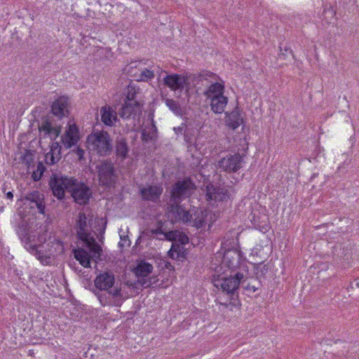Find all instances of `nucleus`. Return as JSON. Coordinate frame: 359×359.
<instances>
[{"instance_id":"f257e3e1","label":"nucleus","mask_w":359,"mask_h":359,"mask_svg":"<svg viewBox=\"0 0 359 359\" xmlns=\"http://www.w3.org/2000/svg\"><path fill=\"white\" fill-rule=\"evenodd\" d=\"M48 185L53 196L62 203L69 199L66 192L69 193L74 203L81 205L88 204L92 197L89 186L75 177H69L62 173H52Z\"/></svg>"},{"instance_id":"f03ea898","label":"nucleus","mask_w":359,"mask_h":359,"mask_svg":"<svg viewBox=\"0 0 359 359\" xmlns=\"http://www.w3.org/2000/svg\"><path fill=\"white\" fill-rule=\"evenodd\" d=\"M97 289L95 294L102 306L120 307L124 299L121 287H114L115 283L114 274L111 271L100 273L94 280Z\"/></svg>"},{"instance_id":"7ed1b4c3","label":"nucleus","mask_w":359,"mask_h":359,"mask_svg":"<svg viewBox=\"0 0 359 359\" xmlns=\"http://www.w3.org/2000/svg\"><path fill=\"white\" fill-rule=\"evenodd\" d=\"M243 279V274L241 271H236L234 275H230L229 277H222L215 280V286L220 287L223 292H225L229 299V302L220 303L226 308L229 305L234 307L241 306L238 299V290Z\"/></svg>"},{"instance_id":"20e7f679","label":"nucleus","mask_w":359,"mask_h":359,"mask_svg":"<svg viewBox=\"0 0 359 359\" xmlns=\"http://www.w3.org/2000/svg\"><path fill=\"white\" fill-rule=\"evenodd\" d=\"M87 143L90 149L99 156H108L114 150L113 140L110 134L104 130H96L88 135Z\"/></svg>"},{"instance_id":"39448f33","label":"nucleus","mask_w":359,"mask_h":359,"mask_svg":"<svg viewBox=\"0 0 359 359\" xmlns=\"http://www.w3.org/2000/svg\"><path fill=\"white\" fill-rule=\"evenodd\" d=\"M74 258L85 268H90L91 260L96 263L101 261L102 248L97 243L90 244L89 246L78 247L72 251Z\"/></svg>"},{"instance_id":"423d86ee","label":"nucleus","mask_w":359,"mask_h":359,"mask_svg":"<svg viewBox=\"0 0 359 359\" xmlns=\"http://www.w3.org/2000/svg\"><path fill=\"white\" fill-rule=\"evenodd\" d=\"M91 220L84 212H79L75 218L73 230L75 231L76 238L81 242L82 245L89 246L97 242L91 234Z\"/></svg>"},{"instance_id":"0eeeda50","label":"nucleus","mask_w":359,"mask_h":359,"mask_svg":"<svg viewBox=\"0 0 359 359\" xmlns=\"http://www.w3.org/2000/svg\"><path fill=\"white\" fill-rule=\"evenodd\" d=\"M196 189V185L189 177L176 181L170 190L171 203H181L184 200L191 197Z\"/></svg>"},{"instance_id":"6e6552de","label":"nucleus","mask_w":359,"mask_h":359,"mask_svg":"<svg viewBox=\"0 0 359 359\" xmlns=\"http://www.w3.org/2000/svg\"><path fill=\"white\" fill-rule=\"evenodd\" d=\"M48 248L45 249H32L34 255L42 264H48L53 257L60 255L64 252L63 243L55 236L48 237Z\"/></svg>"},{"instance_id":"1a4fd4ad","label":"nucleus","mask_w":359,"mask_h":359,"mask_svg":"<svg viewBox=\"0 0 359 359\" xmlns=\"http://www.w3.org/2000/svg\"><path fill=\"white\" fill-rule=\"evenodd\" d=\"M222 265L227 268L231 273L236 272L237 269L248 270L245 257L241 250L236 248H229L224 251Z\"/></svg>"},{"instance_id":"9d476101","label":"nucleus","mask_w":359,"mask_h":359,"mask_svg":"<svg viewBox=\"0 0 359 359\" xmlns=\"http://www.w3.org/2000/svg\"><path fill=\"white\" fill-rule=\"evenodd\" d=\"M98 173L100 184L102 187L111 188L115 186L117 180L114 163L111 160H104L96 165Z\"/></svg>"},{"instance_id":"9b49d317","label":"nucleus","mask_w":359,"mask_h":359,"mask_svg":"<svg viewBox=\"0 0 359 359\" xmlns=\"http://www.w3.org/2000/svg\"><path fill=\"white\" fill-rule=\"evenodd\" d=\"M245 153L240 154L236 152L233 154H228L218 161V168L228 173L236 172L243 167L245 164Z\"/></svg>"},{"instance_id":"f8f14e48","label":"nucleus","mask_w":359,"mask_h":359,"mask_svg":"<svg viewBox=\"0 0 359 359\" xmlns=\"http://www.w3.org/2000/svg\"><path fill=\"white\" fill-rule=\"evenodd\" d=\"M208 200L224 202L230 199L231 194L226 186L221 184L208 183L205 187Z\"/></svg>"},{"instance_id":"ddd939ff","label":"nucleus","mask_w":359,"mask_h":359,"mask_svg":"<svg viewBox=\"0 0 359 359\" xmlns=\"http://www.w3.org/2000/svg\"><path fill=\"white\" fill-rule=\"evenodd\" d=\"M163 82L165 86L174 91L180 90L182 92L189 85L187 77L178 74L166 75L163 79Z\"/></svg>"},{"instance_id":"4468645a","label":"nucleus","mask_w":359,"mask_h":359,"mask_svg":"<svg viewBox=\"0 0 359 359\" xmlns=\"http://www.w3.org/2000/svg\"><path fill=\"white\" fill-rule=\"evenodd\" d=\"M163 191L161 184H149L140 189V194L142 199L145 201L158 203Z\"/></svg>"},{"instance_id":"2eb2a0df","label":"nucleus","mask_w":359,"mask_h":359,"mask_svg":"<svg viewBox=\"0 0 359 359\" xmlns=\"http://www.w3.org/2000/svg\"><path fill=\"white\" fill-rule=\"evenodd\" d=\"M170 212L172 214L175 222L190 224V222L192 221V210H187L181 203H170Z\"/></svg>"},{"instance_id":"dca6fc26","label":"nucleus","mask_w":359,"mask_h":359,"mask_svg":"<svg viewBox=\"0 0 359 359\" xmlns=\"http://www.w3.org/2000/svg\"><path fill=\"white\" fill-rule=\"evenodd\" d=\"M69 99L66 96H60L51 104L52 114L61 119L63 117H67L69 114L68 110Z\"/></svg>"},{"instance_id":"f3484780","label":"nucleus","mask_w":359,"mask_h":359,"mask_svg":"<svg viewBox=\"0 0 359 359\" xmlns=\"http://www.w3.org/2000/svg\"><path fill=\"white\" fill-rule=\"evenodd\" d=\"M242 109L236 106L231 112L225 113L226 126L233 130H236L244 123L243 117L241 115Z\"/></svg>"},{"instance_id":"a211bd4d","label":"nucleus","mask_w":359,"mask_h":359,"mask_svg":"<svg viewBox=\"0 0 359 359\" xmlns=\"http://www.w3.org/2000/svg\"><path fill=\"white\" fill-rule=\"evenodd\" d=\"M39 130L40 133H43V137L49 136L50 140L54 142L61 132V127H53L50 121L48 118H46L43 120L41 125H39Z\"/></svg>"},{"instance_id":"6ab92c4d","label":"nucleus","mask_w":359,"mask_h":359,"mask_svg":"<svg viewBox=\"0 0 359 359\" xmlns=\"http://www.w3.org/2000/svg\"><path fill=\"white\" fill-rule=\"evenodd\" d=\"M101 121L106 126L112 127L118 121L117 112L109 105L105 104L100 109Z\"/></svg>"},{"instance_id":"aec40b11","label":"nucleus","mask_w":359,"mask_h":359,"mask_svg":"<svg viewBox=\"0 0 359 359\" xmlns=\"http://www.w3.org/2000/svg\"><path fill=\"white\" fill-rule=\"evenodd\" d=\"M62 147L58 142H53L50 151L45 155V163L46 165H53L56 164L62 158Z\"/></svg>"},{"instance_id":"412c9836","label":"nucleus","mask_w":359,"mask_h":359,"mask_svg":"<svg viewBox=\"0 0 359 359\" xmlns=\"http://www.w3.org/2000/svg\"><path fill=\"white\" fill-rule=\"evenodd\" d=\"M115 154L117 158L122 160L126 159L130 150L126 137L119 135L115 139Z\"/></svg>"},{"instance_id":"4be33fe9","label":"nucleus","mask_w":359,"mask_h":359,"mask_svg":"<svg viewBox=\"0 0 359 359\" xmlns=\"http://www.w3.org/2000/svg\"><path fill=\"white\" fill-rule=\"evenodd\" d=\"M138 111H141V104L140 103H130L125 102L119 109L118 115L120 117L124 119H128L135 117Z\"/></svg>"},{"instance_id":"5701e85b","label":"nucleus","mask_w":359,"mask_h":359,"mask_svg":"<svg viewBox=\"0 0 359 359\" xmlns=\"http://www.w3.org/2000/svg\"><path fill=\"white\" fill-rule=\"evenodd\" d=\"M192 221L190 222V225L197 229L204 227L206 224L208 212L202 209H192Z\"/></svg>"},{"instance_id":"b1692460","label":"nucleus","mask_w":359,"mask_h":359,"mask_svg":"<svg viewBox=\"0 0 359 359\" xmlns=\"http://www.w3.org/2000/svg\"><path fill=\"white\" fill-rule=\"evenodd\" d=\"M18 233L22 242L25 243V248L32 254V249L36 248V245L31 243V235L29 233V229L26 224H22L18 226Z\"/></svg>"},{"instance_id":"393cba45","label":"nucleus","mask_w":359,"mask_h":359,"mask_svg":"<svg viewBox=\"0 0 359 359\" xmlns=\"http://www.w3.org/2000/svg\"><path fill=\"white\" fill-rule=\"evenodd\" d=\"M212 111L215 114H222L228 103V97L224 95L212 96L210 98Z\"/></svg>"},{"instance_id":"a878e982","label":"nucleus","mask_w":359,"mask_h":359,"mask_svg":"<svg viewBox=\"0 0 359 359\" xmlns=\"http://www.w3.org/2000/svg\"><path fill=\"white\" fill-rule=\"evenodd\" d=\"M187 255V252L184 247L176 243L172 244L170 250L168 252V255L170 258L178 261L184 259Z\"/></svg>"},{"instance_id":"bb28decb","label":"nucleus","mask_w":359,"mask_h":359,"mask_svg":"<svg viewBox=\"0 0 359 359\" xmlns=\"http://www.w3.org/2000/svg\"><path fill=\"white\" fill-rule=\"evenodd\" d=\"M153 270V266L145 260L137 262L135 273L137 277H147Z\"/></svg>"},{"instance_id":"cd10ccee","label":"nucleus","mask_w":359,"mask_h":359,"mask_svg":"<svg viewBox=\"0 0 359 359\" xmlns=\"http://www.w3.org/2000/svg\"><path fill=\"white\" fill-rule=\"evenodd\" d=\"M157 138V128L152 121L149 127L142 130L141 133V140L143 142L147 143L149 141H154Z\"/></svg>"},{"instance_id":"c85d7f7f","label":"nucleus","mask_w":359,"mask_h":359,"mask_svg":"<svg viewBox=\"0 0 359 359\" xmlns=\"http://www.w3.org/2000/svg\"><path fill=\"white\" fill-rule=\"evenodd\" d=\"M224 86L216 81L204 92V95L208 98H211L212 96H221L224 95Z\"/></svg>"},{"instance_id":"c756f323","label":"nucleus","mask_w":359,"mask_h":359,"mask_svg":"<svg viewBox=\"0 0 359 359\" xmlns=\"http://www.w3.org/2000/svg\"><path fill=\"white\" fill-rule=\"evenodd\" d=\"M80 140V135H72L65 133L61 136V142L65 149H70L75 146Z\"/></svg>"},{"instance_id":"7c9ffc66","label":"nucleus","mask_w":359,"mask_h":359,"mask_svg":"<svg viewBox=\"0 0 359 359\" xmlns=\"http://www.w3.org/2000/svg\"><path fill=\"white\" fill-rule=\"evenodd\" d=\"M163 222H158L157 228L148 230V235L160 240L163 239V238H168V233L163 231Z\"/></svg>"},{"instance_id":"2f4dec72","label":"nucleus","mask_w":359,"mask_h":359,"mask_svg":"<svg viewBox=\"0 0 359 359\" xmlns=\"http://www.w3.org/2000/svg\"><path fill=\"white\" fill-rule=\"evenodd\" d=\"M166 106L177 116H182L184 111L179 102L173 99H165Z\"/></svg>"},{"instance_id":"473e14b6","label":"nucleus","mask_w":359,"mask_h":359,"mask_svg":"<svg viewBox=\"0 0 359 359\" xmlns=\"http://www.w3.org/2000/svg\"><path fill=\"white\" fill-rule=\"evenodd\" d=\"M336 10L334 6L329 4L326 5L323 11V19L327 23H334L333 20L335 19Z\"/></svg>"},{"instance_id":"72a5a7b5","label":"nucleus","mask_w":359,"mask_h":359,"mask_svg":"<svg viewBox=\"0 0 359 359\" xmlns=\"http://www.w3.org/2000/svg\"><path fill=\"white\" fill-rule=\"evenodd\" d=\"M140 64V62L133 61L131 62L126 67V71L127 74L130 76H137L138 74V69H141V68L138 67V65Z\"/></svg>"},{"instance_id":"f704fd0d","label":"nucleus","mask_w":359,"mask_h":359,"mask_svg":"<svg viewBox=\"0 0 359 359\" xmlns=\"http://www.w3.org/2000/svg\"><path fill=\"white\" fill-rule=\"evenodd\" d=\"M194 131L192 129L186 128L184 131V140L188 144V147L194 145L196 143V138L194 134Z\"/></svg>"},{"instance_id":"c9c22d12","label":"nucleus","mask_w":359,"mask_h":359,"mask_svg":"<svg viewBox=\"0 0 359 359\" xmlns=\"http://www.w3.org/2000/svg\"><path fill=\"white\" fill-rule=\"evenodd\" d=\"M241 285L245 291L250 293H255L259 290L261 286V283L257 282V285H252V284L250 282H248L247 280H242Z\"/></svg>"},{"instance_id":"e433bc0d","label":"nucleus","mask_w":359,"mask_h":359,"mask_svg":"<svg viewBox=\"0 0 359 359\" xmlns=\"http://www.w3.org/2000/svg\"><path fill=\"white\" fill-rule=\"evenodd\" d=\"M280 52L279 57L283 60H285L288 54H291L292 57L294 58L293 51L286 43H280L279 46Z\"/></svg>"},{"instance_id":"4c0bfd02","label":"nucleus","mask_w":359,"mask_h":359,"mask_svg":"<svg viewBox=\"0 0 359 359\" xmlns=\"http://www.w3.org/2000/svg\"><path fill=\"white\" fill-rule=\"evenodd\" d=\"M138 74L140 79L138 80L147 81L154 77V74L152 71H150L146 68H141V69H138Z\"/></svg>"},{"instance_id":"58836bf2","label":"nucleus","mask_w":359,"mask_h":359,"mask_svg":"<svg viewBox=\"0 0 359 359\" xmlns=\"http://www.w3.org/2000/svg\"><path fill=\"white\" fill-rule=\"evenodd\" d=\"M254 269L256 271L255 273L257 278H260L264 276L267 273L269 267L266 264H263L262 263H258L254 264Z\"/></svg>"},{"instance_id":"ea45409f","label":"nucleus","mask_w":359,"mask_h":359,"mask_svg":"<svg viewBox=\"0 0 359 359\" xmlns=\"http://www.w3.org/2000/svg\"><path fill=\"white\" fill-rule=\"evenodd\" d=\"M42 196H44V195L43 194H41L40 191H33L29 193L26 196L25 198H26V200L29 201L32 203H35Z\"/></svg>"},{"instance_id":"a19ab883","label":"nucleus","mask_w":359,"mask_h":359,"mask_svg":"<svg viewBox=\"0 0 359 359\" xmlns=\"http://www.w3.org/2000/svg\"><path fill=\"white\" fill-rule=\"evenodd\" d=\"M36 241L38 243H36L37 249H45L43 244L47 241V232L44 231L37 235ZM35 245V243L34 244Z\"/></svg>"},{"instance_id":"79ce46f5","label":"nucleus","mask_w":359,"mask_h":359,"mask_svg":"<svg viewBox=\"0 0 359 359\" xmlns=\"http://www.w3.org/2000/svg\"><path fill=\"white\" fill-rule=\"evenodd\" d=\"M201 72L203 80H208V79H210L212 81H216L219 79V76L217 74L209 70L203 69L201 70Z\"/></svg>"},{"instance_id":"37998d69","label":"nucleus","mask_w":359,"mask_h":359,"mask_svg":"<svg viewBox=\"0 0 359 359\" xmlns=\"http://www.w3.org/2000/svg\"><path fill=\"white\" fill-rule=\"evenodd\" d=\"M135 97H136L135 91H133V89L128 88V94L126 95L125 102L133 103V102L140 103V102H138L135 100Z\"/></svg>"},{"instance_id":"c03bdc74","label":"nucleus","mask_w":359,"mask_h":359,"mask_svg":"<svg viewBox=\"0 0 359 359\" xmlns=\"http://www.w3.org/2000/svg\"><path fill=\"white\" fill-rule=\"evenodd\" d=\"M34 205L36 206L38 212L40 214H44L45 213V209H46V205L44 202V196L41 197L37 202L34 203Z\"/></svg>"},{"instance_id":"a18cd8bd","label":"nucleus","mask_w":359,"mask_h":359,"mask_svg":"<svg viewBox=\"0 0 359 359\" xmlns=\"http://www.w3.org/2000/svg\"><path fill=\"white\" fill-rule=\"evenodd\" d=\"M21 160L27 165H29L33 161V157L30 150H26L25 153L21 156Z\"/></svg>"},{"instance_id":"49530a36","label":"nucleus","mask_w":359,"mask_h":359,"mask_svg":"<svg viewBox=\"0 0 359 359\" xmlns=\"http://www.w3.org/2000/svg\"><path fill=\"white\" fill-rule=\"evenodd\" d=\"M66 134L72 135H79V130L76 124L69 125L68 129L65 132Z\"/></svg>"},{"instance_id":"de8ad7c7","label":"nucleus","mask_w":359,"mask_h":359,"mask_svg":"<svg viewBox=\"0 0 359 359\" xmlns=\"http://www.w3.org/2000/svg\"><path fill=\"white\" fill-rule=\"evenodd\" d=\"M73 151L76 154L79 161L84 159L85 151L82 148L78 147Z\"/></svg>"},{"instance_id":"09e8293b","label":"nucleus","mask_w":359,"mask_h":359,"mask_svg":"<svg viewBox=\"0 0 359 359\" xmlns=\"http://www.w3.org/2000/svg\"><path fill=\"white\" fill-rule=\"evenodd\" d=\"M106 226H107V221L105 220L102 223V227L100 229V236H98L99 241L102 243H103L104 233L105 232Z\"/></svg>"},{"instance_id":"8fccbe9b","label":"nucleus","mask_w":359,"mask_h":359,"mask_svg":"<svg viewBox=\"0 0 359 359\" xmlns=\"http://www.w3.org/2000/svg\"><path fill=\"white\" fill-rule=\"evenodd\" d=\"M255 227L257 229H259V231L265 233L266 231H267L269 230V226L266 224H264L263 225H260V224H258L256 223V220L255 219Z\"/></svg>"},{"instance_id":"3c124183","label":"nucleus","mask_w":359,"mask_h":359,"mask_svg":"<svg viewBox=\"0 0 359 359\" xmlns=\"http://www.w3.org/2000/svg\"><path fill=\"white\" fill-rule=\"evenodd\" d=\"M185 127H186V123H182L180 126L177 127V128H174V131L175 133V134L177 135H183L184 134V131L185 130Z\"/></svg>"},{"instance_id":"603ef678","label":"nucleus","mask_w":359,"mask_h":359,"mask_svg":"<svg viewBox=\"0 0 359 359\" xmlns=\"http://www.w3.org/2000/svg\"><path fill=\"white\" fill-rule=\"evenodd\" d=\"M192 81H196L199 83L200 81H202L203 80V78L202 77V72L201 71L198 72V74H194L192 75L191 77Z\"/></svg>"},{"instance_id":"864d4df0","label":"nucleus","mask_w":359,"mask_h":359,"mask_svg":"<svg viewBox=\"0 0 359 359\" xmlns=\"http://www.w3.org/2000/svg\"><path fill=\"white\" fill-rule=\"evenodd\" d=\"M46 170V166L43 165L42 162H39L36 168V172L41 175H43L44 172Z\"/></svg>"},{"instance_id":"5fc2aeb1","label":"nucleus","mask_w":359,"mask_h":359,"mask_svg":"<svg viewBox=\"0 0 359 359\" xmlns=\"http://www.w3.org/2000/svg\"><path fill=\"white\" fill-rule=\"evenodd\" d=\"M164 267L169 271H175L174 266L168 261H164Z\"/></svg>"},{"instance_id":"6e6d98bb","label":"nucleus","mask_w":359,"mask_h":359,"mask_svg":"<svg viewBox=\"0 0 359 359\" xmlns=\"http://www.w3.org/2000/svg\"><path fill=\"white\" fill-rule=\"evenodd\" d=\"M180 244L181 245L183 246V245H185L187 244L188 242H189V238L187 236H186L185 234H184L180 239Z\"/></svg>"},{"instance_id":"4d7b16f0","label":"nucleus","mask_w":359,"mask_h":359,"mask_svg":"<svg viewBox=\"0 0 359 359\" xmlns=\"http://www.w3.org/2000/svg\"><path fill=\"white\" fill-rule=\"evenodd\" d=\"M43 175L36 172V170L34 171L32 174V178L34 181H39L41 180Z\"/></svg>"},{"instance_id":"13d9d810","label":"nucleus","mask_w":359,"mask_h":359,"mask_svg":"<svg viewBox=\"0 0 359 359\" xmlns=\"http://www.w3.org/2000/svg\"><path fill=\"white\" fill-rule=\"evenodd\" d=\"M4 194L6 195V198H8L11 201H12L13 199V191H8L7 192H5Z\"/></svg>"},{"instance_id":"bf43d9fd","label":"nucleus","mask_w":359,"mask_h":359,"mask_svg":"<svg viewBox=\"0 0 359 359\" xmlns=\"http://www.w3.org/2000/svg\"><path fill=\"white\" fill-rule=\"evenodd\" d=\"M74 271L79 276H85V275H84L85 272L83 271L82 269H81L79 267H74Z\"/></svg>"},{"instance_id":"052dcab7","label":"nucleus","mask_w":359,"mask_h":359,"mask_svg":"<svg viewBox=\"0 0 359 359\" xmlns=\"http://www.w3.org/2000/svg\"><path fill=\"white\" fill-rule=\"evenodd\" d=\"M36 238H37L36 235H32V236L31 235V240H32L31 243L32 244L38 243L37 241H36Z\"/></svg>"},{"instance_id":"680f3d73","label":"nucleus","mask_w":359,"mask_h":359,"mask_svg":"<svg viewBox=\"0 0 359 359\" xmlns=\"http://www.w3.org/2000/svg\"><path fill=\"white\" fill-rule=\"evenodd\" d=\"M8 184L6 183H4L3 184V187H2L3 192L4 193L7 192L6 190H8Z\"/></svg>"},{"instance_id":"e2e57ef3","label":"nucleus","mask_w":359,"mask_h":359,"mask_svg":"<svg viewBox=\"0 0 359 359\" xmlns=\"http://www.w3.org/2000/svg\"><path fill=\"white\" fill-rule=\"evenodd\" d=\"M257 282H259V281L257 280H254L253 282L251 283L252 284V285H257Z\"/></svg>"},{"instance_id":"0e129e2a","label":"nucleus","mask_w":359,"mask_h":359,"mask_svg":"<svg viewBox=\"0 0 359 359\" xmlns=\"http://www.w3.org/2000/svg\"><path fill=\"white\" fill-rule=\"evenodd\" d=\"M34 353L33 351H29V355H32Z\"/></svg>"},{"instance_id":"69168bd1","label":"nucleus","mask_w":359,"mask_h":359,"mask_svg":"<svg viewBox=\"0 0 359 359\" xmlns=\"http://www.w3.org/2000/svg\"><path fill=\"white\" fill-rule=\"evenodd\" d=\"M248 149V147H247L246 149H245V152H246V151Z\"/></svg>"}]
</instances>
